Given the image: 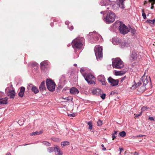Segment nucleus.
I'll list each match as a JSON object with an SVG mask.
<instances>
[{
  "label": "nucleus",
  "instance_id": "23",
  "mask_svg": "<svg viewBox=\"0 0 155 155\" xmlns=\"http://www.w3.org/2000/svg\"><path fill=\"white\" fill-rule=\"evenodd\" d=\"M43 133V131H36L35 132H33L30 134L31 135H39Z\"/></svg>",
  "mask_w": 155,
  "mask_h": 155
},
{
  "label": "nucleus",
  "instance_id": "46",
  "mask_svg": "<svg viewBox=\"0 0 155 155\" xmlns=\"http://www.w3.org/2000/svg\"><path fill=\"white\" fill-rule=\"evenodd\" d=\"M149 119L150 120H154V118L153 117H149Z\"/></svg>",
  "mask_w": 155,
  "mask_h": 155
},
{
  "label": "nucleus",
  "instance_id": "25",
  "mask_svg": "<svg viewBox=\"0 0 155 155\" xmlns=\"http://www.w3.org/2000/svg\"><path fill=\"white\" fill-rule=\"evenodd\" d=\"M40 64L41 68H42L43 66L45 67L48 64V63L47 61H44L41 62Z\"/></svg>",
  "mask_w": 155,
  "mask_h": 155
},
{
  "label": "nucleus",
  "instance_id": "49",
  "mask_svg": "<svg viewBox=\"0 0 155 155\" xmlns=\"http://www.w3.org/2000/svg\"><path fill=\"white\" fill-rule=\"evenodd\" d=\"M69 28L71 30H72L74 29V27L73 26H71L69 27Z\"/></svg>",
  "mask_w": 155,
  "mask_h": 155
},
{
  "label": "nucleus",
  "instance_id": "47",
  "mask_svg": "<svg viewBox=\"0 0 155 155\" xmlns=\"http://www.w3.org/2000/svg\"><path fill=\"white\" fill-rule=\"evenodd\" d=\"M143 136L144 135H137V136H136L135 137H143Z\"/></svg>",
  "mask_w": 155,
  "mask_h": 155
},
{
  "label": "nucleus",
  "instance_id": "5",
  "mask_svg": "<svg viewBox=\"0 0 155 155\" xmlns=\"http://www.w3.org/2000/svg\"><path fill=\"white\" fill-rule=\"evenodd\" d=\"M95 53L96 58L98 60L99 58L101 59L102 58V48L100 46H96L94 49Z\"/></svg>",
  "mask_w": 155,
  "mask_h": 155
},
{
  "label": "nucleus",
  "instance_id": "22",
  "mask_svg": "<svg viewBox=\"0 0 155 155\" xmlns=\"http://www.w3.org/2000/svg\"><path fill=\"white\" fill-rule=\"evenodd\" d=\"M146 22L149 23L151 24V26L153 27L154 26V24L155 23V20H148L146 21Z\"/></svg>",
  "mask_w": 155,
  "mask_h": 155
},
{
  "label": "nucleus",
  "instance_id": "26",
  "mask_svg": "<svg viewBox=\"0 0 155 155\" xmlns=\"http://www.w3.org/2000/svg\"><path fill=\"white\" fill-rule=\"evenodd\" d=\"M129 42H128V41H125L122 42L121 43V45L122 46L128 47L129 45Z\"/></svg>",
  "mask_w": 155,
  "mask_h": 155
},
{
  "label": "nucleus",
  "instance_id": "48",
  "mask_svg": "<svg viewBox=\"0 0 155 155\" xmlns=\"http://www.w3.org/2000/svg\"><path fill=\"white\" fill-rule=\"evenodd\" d=\"M131 32L132 33H133L134 34L135 33V31L134 29H132Z\"/></svg>",
  "mask_w": 155,
  "mask_h": 155
},
{
  "label": "nucleus",
  "instance_id": "31",
  "mask_svg": "<svg viewBox=\"0 0 155 155\" xmlns=\"http://www.w3.org/2000/svg\"><path fill=\"white\" fill-rule=\"evenodd\" d=\"M149 2L151 3V9H153L154 8L153 5L155 4V0H151L150 1H148Z\"/></svg>",
  "mask_w": 155,
  "mask_h": 155
},
{
  "label": "nucleus",
  "instance_id": "58",
  "mask_svg": "<svg viewBox=\"0 0 155 155\" xmlns=\"http://www.w3.org/2000/svg\"><path fill=\"white\" fill-rule=\"evenodd\" d=\"M65 24L67 25H68V22H65Z\"/></svg>",
  "mask_w": 155,
  "mask_h": 155
},
{
  "label": "nucleus",
  "instance_id": "3",
  "mask_svg": "<svg viewBox=\"0 0 155 155\" xmlns=\"http://www.w3.org/2000/svg\"><path fill=\"white\" fill-rule=\"evenodd\" d=\"M46 84L48 90L51 92L54 91L55 84L53 81L51 79H47L46 80Z\"/></svg>",
  "mask_w": 155,
  "mask_h": 155
},
{
  "label": "nucleus",
  "instance_id": "7",
  "mask_svg": "<svg viewBox=\"0 0 155 155\" xmlns=\"http://www.w3.org/2000/svg\"><path fill=\"white\" fill-rule=\"evenodd\" d=\"M85 80L90 84H95V78L92 74L87 75L85 78Z\"/></svg>",
  "mask_w": 155,
  "mask_h": 155
},
{
  "label": "nucleus",
  "instance_id": "37",
  "mask_svg": "<svg viewBox=\"0 0 155 155\" xmlns=\"http://www.w3.org/2000/svg\"><path fill=\"white\" fill-rule=\"evenodd\" d=\"M142 113V111L139 114H134V115L135 116L134 117H137L139 116H141Z\"/></svg>",
  "mask_w": 155,
  "mask_h": 155
},
{
  "label": "nucleus",
  "instance_id": "19",
  "mask_svg": "<svg viewBox=\"0 0 155 155\" xmlns=\"http://www.w3.org/2000/svg\"><path fill=\"white\" fill-rule=\"evenodd\" d=\"M31 91L35 94H37L39 92V90L38 87L35 86H33L32 87Z\"/></svg>",
  "mask_w": 155,
  "mask_h": 155
},
{
  "label": "nucleus",
  "instance_id": "52",
  "mask_svg": "<svg viewBox=\"0 0 155 155\" xmlns=\"http://www.w3.org/2000/svg\"><path fill=\"white\" fill-rule=\"evenodd\" d=\"M119 149H120V153L123 150V148H119Z\"/></svg>",
  "mask_w": 155,
  "mask_h": 155
},
{
  "label": "nucleus",
  "instance_id": "15",
  "mask_svg": "<svg viewBox=\"0 0 155 155\" xmlns=\"http://www.w3.org/2000/svg\"><path fill=\"white\" fill-rule=\"evenodd\" d=\"M25 88L23 87H21L20 88V91L18 93V95L20 97H22L24 95Z\"/></svg>",
  "mask_w": 155,
  "mask_h": 155
},
{
  "label": "nucleus",
  "instance_id": "13",
  "mask_svg": "<svg viewBox=\"0 0 155 155\" xmlns=\"http://www.w3.org/2000/svg\"><path fill=\"white\" fill-rule=\"evenodd\" d=\"M137 58V53L135 51H132L130 57V59L132 61H133L135 60Z\"/></svg>",
  "mask_w": 155,
  "mask_h": 155
},
{
  "label": "nucleus",
  "instance_id": "8",
  "mask_svg": "<svg viewBox=\"0 0 155 155\" xmlns=\"http://www.w3.org/2000/svg\"><path fill=\"white\" fill-rule=\"evenodd\" d=\"M145 74L143 75V76L141 77V78H142V81H143V85L146 86L148 83L149 81H150V83H151V79L150 77L147 76H145Z\"/></svg>",
  "mask_w": 155,
  "mask_h": 155
},
{
  "label": "nucleus",
  "instance_id": "10",
  "mask_svg": "<svg viewBox=\"0 0 155 155\" xmlns=\"http://www.w3.org/2000/svg\"><path fill=\"white\" fill-rule=\"evenodd\" d=\"M101 90L98 88H93L90 91V93L93 95H98L101 93Z\"/></svg>",
  "mask_w": 155,
  "mask_h": 155
},
{
  "label": "nucleus",
  "instance_id": "2",
  "mask_svg": "<svg viewBox=\"0 0 155 155\" xmlns=\"http://www.w3.org/2000/svg\"><path fill=\"white\" fill-rule=\"evenodd\" d=\"M112 66L114 68L121 69L124 66V63L119 58L115 59L112 62Z\"/></svg>",
  "mask_w": 155,
  "mask_h": 155
},
{
  "label": "nucleus",
  "instance_id": "63",
  "mask_svg": "<svg viewBox=\"0 0 155 155\" xmlns=\"http://www.w3.org/2000/svg\"><path fill=\"white\" fill-rule=\"evenodd\" d=\"M28 145L27 144H25V146H26V145Z\"/></svg>",
  "mask_w": 155,
  "mask_h": 155
},
{
  "label": "nucleus",
  "instance_id": "61",
  "mask_svg": "<svg viewBox=\"0 0 155 155\" xmlns=\"http://www.w3.org/2000/svg\"><path fill=\"white\" fill-rule=\"evenodd\" d=\"M107 9H109V7H108L107 8Z\"/></svg>",
  "mask_w": 155,
  "mask_h": 155
},
{
  "label": "nucleus",
  "instance_id": "39",
  "mask_svg": "<svg viewBox=\"0 0 155 155\" xmlns=\"http://www.w3.org/2000/svg\"><path fill=\"white\" fill-rule=\"evenodd\" d=\"M148 108L147 107L143 106L141 108V110L142 111H143L146 110Z\"/></svg>",
  "mask_w": 155,
  "mask_h": 155
},
{
  "label": "nucleus",
  "instance_id": "29",
  "mask_svg": "<svg viewBox=\"0 0 155 155\" xmlns=\"http://www.w3.org/2000/svg\"><path fill=\"white\" fill-rule=\"evenodd\" d=\"M54 147H49L47 148V151L48 153H50L54 151Z\"/></svg>",
  "mask_w": 155,
  "mask_h": 155
},
{
  "label": "nucleus",
  "instance_id": "40",
  "mask_svg": "<svg viewBox=\"0 0 155 155\" xmlns=\"http://www.w3.org/2000/svg\"><path fill=\"white\" fill-rule=\"evenodd\" d=\"M68 116L71 117H74L75 116V114L74 113L71 114H68Z\"/></svg>",
  "mask_w": 155,
  "mask_h": 155
},
{
  "label": "nucleus",
  "instance_id": "18",
  "mask_svg": "<svg viewBox=\"0 0 155 155\" xmlns=\"http://www.w3.org/2000/svg\"><path fill=\"white\" fill-rule=\"evenodd\" d=\"M146 88L145 86L142 85L138 87L137 90L140 92H143L145 91Z\"/></svg>",
  "mask_w": 155,
  "mask_h": 155
},
{
  "label": "nucleus",
  "instance_id": "32",
  "mask_svg": "<svg viewBox=\"0 0 155 155\" xmlns=\"http://www.w3.org/2000/svg\"><path fill=\"white\" fill-rule=\"evenodd\" d=\"M97 126H101L103 124L102 121L99 119L97 122Z\"/></svg>",
  "mask_w": 155,
  "mask_h": 155
},
{
  "label": "nucleus",
  "instance_id": "54",
  "mask_svg": "<svg viewBox=\"0 0 155 155\" xmlns=\"http://www.w3.org/2000/svg\"><path fill=\"white\" fill-rule=\"evenodd\" d=\"M84 71V69H81L80 70V71L81 72H82Z\"/></svg>",
  "mask_w": 155,
  "mask_h": 155
},
{
  "label": "nucleus",
  "instance_id": "44",
  "mask_svg": "<svg viewBox=\"0 0 155 155\" xmlns=\"http://www.w3.org/2000/svg\"><path fill=\"white\" fill-rule=\"evenodd\" d=\"M101 147H103L102 149V150H104V151H105V150H106V148L105 147H104V145L103 144H102L101 145Z\"/></svg>",
  "mask_w": 155,
  "mask_h": 155
},
{
  "label": "nucleus",
  "instance_id": "60",
  "mask_svg": "<svg viewBox=\"0 0 155 155\" xmlns=\"http://www.w3.org/2000/svg\"><path fill=\"white\" fill-rule=\"evenodd\" d=\"M74 66H76L77 64H74Z\"/></svg>",
  "mask_w": 155,
  "mask_h": 155
},
{
  "label": "nucleus",
  "instance_id": "30",
  "mask_svg": "<svg viewBox=\"0 0 155 155\" xmlns=\"http://www.w3.org/2000/svg\"><path fill=\"white\" fill-rule=\"evenodd\" d=\"M70 143L68 141H64V142H61V145L64 146L66 145H69Z\"/></svg>",
  "mask_w": 155,
  "mask_h": 155
},
{
  "label": "nucleus",
  "instance_id": "1",
  "mask_svg": "<svg viewBox=\"0 0 155 155\" xmlns=\"http://www.w3.org/2000/svg\"><path fill=\"white\" fill-rule=\"evenodd\" d=\"M85 40L84 38H76L72 42V46L74 49H81L84 43Z\"/></svg>",
  "mask_w": 155,
  "mask_h": 155
},
{
  "label": "nucleus",
  "instance_id": "4",
  "mask_svg": "<svg viewBox=\"0 0 155 155\" xmlns=\"http://www.w3.org/2000/svg\"><path fill=\"white\" fill-rule=\"evenodd\" d=\"M115 14L112 12H108L105 18L106 22L110 23L113 22L115 18Z\"/></svg>",
  "mask_w": 155,
  "mask_h": 155
},
{
  "label": "nucleus",
  "instance_id": "36",
  "mask_svg": "<svg viewBox=\"0 0 155 155\" xmlns=\"http://www.w3.org/2000/svg\"><path fill=\"white\" fill-rule=\"evenodd\" d=\"M43 144L48 146H50V144L47 141H44L43 143Z\"/></svg>",
  "mask_w": 155,
  "mask_h": 155
},
{
  "label": "nucleus",
  "instance_id": "41",
  "mask_svg": "<svg viewBox=\"0 0 155 155\" xmlns=\"http://www.w3.org/2000/svg\"><path fill=\"white\" fill-rule=\"evenodd\" d=\"M106 94H102L101 95V97L103 99H104L105 98Z\"/></svg>",
  "mask_w": 155,
  "mask_h": 155
},
{
  "label": "nucleus",
  "instance_id": "51",
  "mask_svg": "<svg viewBox=\"0 0 155 155\" xmlns=\"http://www.w3.org/2000/svg\"><path fill=\"white\" fill-rule=\"evenodd\" d=\"M114 134H114V135H115L116 134H117V131L114 130Z\"/></svg>",
  "mask_w": 155,
  "mask_h": 155
},
{
  "label": "nucleus",
  "instance_id": "64",
  "mask_svg": "<svg viewBox=\"0 0 155 155\" xmlns=\"http://www.w3.org/2000/svg\"><path fill=\"white\" fill-rule=\"evenodd\" d=\"M35 65H36V64L35 63V64H34Z\"/></svg>",
  "mask_w": 155,
  "mask_h": 155
},
{
  "label": "nucleus",
  "instance_id": "38",
  "mask_svg": "<svg viewBox=\"0 0 155 155\" xmlns=\"http://www.w3.org/2000/svg\"><path fill=\"white\" fill-rule=\"evenodd\" d=\"M33 86V85L32 84H30L28 85V86L27 87V89L28 90H30L31 89V90L32 89V87Z\"/></svg>",
  "mask_w": 155,
  "mask_h": 155
},
{
  "label": "nucleus",
  "instance_id": "6",
  "mask_svg": "<svg viewBox=\"0 0 155 155\" xmlns=\"http://www.w3.org/2000/svg\"><path fill=\"white\" fill-rule=\"evenodd\" d=\"M119 28L120 32L123 35L127 34L129 31V29L128 28L121 22H120Z\"/></svg>",
  "mask_w": 155,
  "mask_h": 155
},
{
  "label": "nucleus",
  "instance_id": "57",
  "mask_svg": "<svg viewBox=\"0 0 155 155\" xmlns=\"http://www.w3.org/2000/svg\"><path fill=\"white\" fill-rule=\"evenodd\" d=\"M114 91H112L110 93L111 94H113L114 95Z\"/></svg>",
  "mask_w": 155,
  "mask_h": 155
},
{
  "label": "nucleus",
  "instance_id": "50",
  "mask_svg": "<svg viewBox=\"0 0 155 155\" xmlns=\"http://www.w3.org/2000/svg\"><path fill=\"white\" fill-rule=\"evenodd\" d=\"M116 75H119L120 74V71H117L116 72Z\"/></svg>",
  "mask_w": 155,
  "mask_h": 155
},
{
  "label": "nucleus",
  "instance_id": "24",
  "mask_svg": "<svg viewBox=\"0 0 155 155\" xmlns=\"http://www.w3.org/2000/svg\"><path fill=\"white\" fill-rule=\"evenodd\" d=\"M142 78H141L140 80H139V82L136 84V87H140L142 85L143 81H142Z\"/></svg>",
  "mask_w": 155,
  "mask_h": 155
},
{
  "label": "nucleus",
  "instance_id": "27",
  "mask_svg": "<svg viewBox=\"0 0 155 155\" xmlns=\"http://www.w3.org/2000/svg\"><path fill=\"white\" fill-rule=\"evenodd\" d=\"M98 79L100 81L103 80H105V78L104 76L102 75H99L98 76Z\"/></svg>",
  "mask_w": 155,
  "mask_h": 155
},
{
  "label": "nucleus",
  "instance_id": "11",
  "mask_svg": "<svg viewBox=\"0 0 155 155\" xmlns=\"http://www.w3.org/2000/svg\"><path fill=\"white\" fill-rule=\"evenodd\" d=\"M125 0H117L116 3L118 7L121 8H125L124 2Z\"/></svg>",
  "mask_w": 155,
  "mask_h": 155
},
{
  "label": "nucleus",
  "instance_id": "28",
  "mask_svg": "<svg viewBox=\"0 0 155 155\" xmlns=\"http://www.w3.org/2000/svg\"><path fill=\"white\" fill-rule=\"evenodd\" d=\"M88 125L89 126L88 129L91 130L92 129L93 124L92 122L89 121L87 123Z\"/></svg>",
  "mask_w": 155,
  "mask_h": 155
},
{
  "label": "nucleus",
  "instance_id": "14",
  "mask_svg": "<svg viewBox=\"0 0 155 155\" xmlns=\"http://www.w3.org/2000/svg\"><path fill=\"white\" fill-rule=\"evenodd\" d=\"M45 81H42L39 86V89L41 92H43L44 91L46 90V88L45 85Z\"/></svg>",
  "mask_w": 155,
  "mask_h": 155
},
{
  "label": "nucleus",
  "instance_id": "12",
  "mask_svg": "<svg viewBox=\"0 0 155 155\" xmlns=\"http://www.w3.org/2000/svg\"><path fill=\"white\" fill-rule=\"evenodd\" d=\"M54 151L56 155H62L63 153L58 147L54 145Z\"/></svg>",
  "mask_w": 155,
  "mask_h": 155
},
{
  "label": "nucleus",
  "instance_id": "53",
  "mask_svg": "<svg viewBox=\"0 0 155 155\" xmlns=\"http://www.w3.org/2000/svg\"><path fill=\"white\" fill-rule=\"evenodd\" d=\"M134 155H138V154L137 152H134Z\"/></svg>",
  "mask_w": 155,
  "mask_h": 155
},
{
  "label": "nucleus",
  "instance_id": "42",
  "mask_svg": "<svg viewBox=\"0 0 155 155\" xmlns=\"http://www.w3.org/2000/svg\"><path fill=\"white\" fill-rule=\"evenodd\" d=\"M101 82V83L103 85H106V83L105 82V80H103L101 81H100Z\"/></svg>",
  "mask_w": 155,
  "mask_h": 155
},
{
  "label": "nucleus",
  "instance_id": "45",
  "mask_svg": "<svg viewBox=\"0 0 155 155\" xmlns=\"http://www.w3.org/2000/svg\"><path fill=\"white\" fill-rule=\"evenodd\" d=\"M112 140H114V139L115 138H116V136H115V135H114V134H112Z\"/></svg>",
  "mask_w": 155,
  "mask_h": 155
},
{
  "label": "nucleus",
  "instance_id": "59",
  "mask_svg": "<svg viewBox=\"0 0 155 155\" xmlns=\"http://www.w3.org/2000/svg\"><path fill=\"white\" fill-rule=\"evenodd\" d=\"M66 99V100H69V99L68 98H65V99Z\"/></svg>",
  "mask_w": 155,
  "mask_h": 155
},
{
  "label": "nucleus",
  "instance_id": "20",
  "mask_svg": "<svg viewBox=\"0 0 155 155\" xmlns=\"http://www.w3.org/2000/svg\"><path fill=\"white\" fill-rule=\"evenodd\" d=\"M100 4L101 6H107L108 4L107 0H101Z\"/></svg>",
  "mask_w": 155,
  "mask_h": 155
},
{
  "label": "nucleus",
  "instance_id": "9",
  "mask_svg": "<svg viewBox=\"0 0 155 155\" xmlns=\"http://www.w3.org/2000/svg\"><path fill=\"white\" fill-rule=\"evenodd\" d=\"M108 81L109 83L111 85L113 86L117 85L119 81L118 80H115L111 77L109 78Z\"/></svg>",
  "mask_w": 155,
  "mask_h": 155
},
{
  "label": "nucleus",
  "instance_id": "35",
  "mask_svg": "<svg viewBox=\"0 0 155 155\" xmlns=\"http://www.w3.org/2000/svg\"><path fill=\"white\" fill-rule=\"evenodd\" d=\"M127 77L125 76H124L123 77H122L120 79V81L121 83H122L124 80H125V79H127Z\"/></svg>",
  "mask_w": 155,
  "mask_h": 155
},
{
  "label": "nucleus",
  "instance_id": "43",
  "mask_svg": "<svg viewBox=\"0 0 155 155\" xmlns=\"http://www.w3.org/2000/svg\"><path fill=\"white\" fill-rule=\"evenodd\" d=\"M101 82V83L103 85H106V83L105 82V80H103L101 81H100Z\"/></svg>",
  "mask_w": 155,
  "mask_h": 155
},
{
  "label": "nucleus",
  "instance_id": "56",
  "mask_svg": "<svg viewBox=\"0 0 155 155\" xmlns=\"http://www.w3.org/2000/svg\"><path fill=\"white\" fill-rule=\"evenodd\" d=\"M147 2L146 1H144V5H145V4L147 3Z\"/></svg>",
  "mask_w": 155,
  "mask_h": 155
},
{
  "label": "nucleus",
  "instance_id": "21",
  "mask_svg": "<svg viewBox=\"0 0 155 155\" xmlns=\"http://www.w3.org/2000/svg\"><path fill=\"white\" fill-rule=\"evenodd\" d=\"M7 99L6 98H4L0 99V103L1 104H6L7 103Z\"/></svg>",
  "mask_w": 155,
  "mask_h": 155
},
{
  "label": "nucleus",
  "instance_id": "55",
  "mask_svg": "<svg viewBox=\"0 0 155 155\" xmlns=\"http://www.w3.org/2000/svg\"><path fill=\"white\" fill-rule=\"evenodd\" d=\"M5 155H11V154L10 153L8 152L6 153Z\"/></svg>",
  "mask_w": 155,
  "mask_h": 155
},
{
  "label": "nucleus",
  "instance_id": "34",
  "mask_svg": "<svg viewBox=\"0 0 155 155\" xmlns=\"http://www.w3.org/2000/svg\"><path fill=\"white\" fill-rule=\"evenodd\" d=\"M142 15L143 18L144 19H145L146 18V15L145 13L144 12V10L143 9H142Z\"/></svg>",
  "mask_w": 155,
  "mask_h": 155
},
{
  "label": "nucleus",
  "instance_id": "17",
  "mask_svg": "<svg viewBox=\"0 0 155 155\" xmlns=\"http://www.w3.org/2000/svg\"><path fill=\"white\" fill-rule=\"evenodd\" d=\"M7 94L10 98H13L15 96V92L14 90L10 91L8 92Z\"/></svg>",
  "mask_w": 155,
  "mask_h": 155
},
{
  "label": "nucleus",
  "instance_id": "33",
  "mask_svg": "<svg viewBox=\"0 0 155 155\" xmlns=\"http://www.w3.org/2000/svg\"><path fill=\"white\" fill-rule=\"evenodd\" d=\"M120 136L122 137H124L126 136V132L124 131H122L119 133Z\"/></svg>",
  "mask_w": 155,
  "mask_h": 155
},
{
  "label": "nucleus",
  "instance_id": "62",
  "mask_svg": "<svg viewBox=\"0 0 155 155\" xmlns=\"http://www.w3.org/2000/svg\"><path fill=\"white\" fill-rule=\"evenodd\" d=\"M113 43L114 44H115V43H114V41H113Z\"/></svg>",
  "mask_w": 155,
  "mask_h": 155
},
{
  "label": "nucleus",
  "instance_id": "16",
  "mask_svg": "<svg viewBox=\"0 0 155 155\" xmlns=\"http://www.w3.org/2000/svg\"><path fill=\"white\" fill-rule=\"evenodd\" d=\"M70 93L74 95L77 94L79 93V91L78 89L74 87H73L70 89Z\"/></svg>",
  "mask_w": 155,
  "mask_h": 155
}]
</instances>
